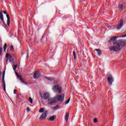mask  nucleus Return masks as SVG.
Returning a JSON list of instances; mask_svg holds the SVG:
<instances>
[{"label": "nucleus", "mask_w": 126, "mask_h": 126, "mask_svg": "<svg viewBox=\"0 0 126 126\" xmlns=\"http://www.w3.org/2000/svg\"><path fill=\"white\" fill-rule=\"evenodd\" d=\"M112 42L114 45L111 46L109 48L111 52H119L124 47V41L123 40H119L117 42V36H114L110 39L109 43H112Z\"/></svg>", "instance_id": "f257e3e1"}, {"label": "nucleus", "mask_w": 126, "mask_h": 126, "mask_svg": "<svg viewBox=\"0 0 126 126\" xmlns=\"http://www.w3.org/2000/svg\"><path fill=\"white\" fill-rule=\"evenodd\" d=\"M52 89L55 92H57V91H58L59 94H61V93H62V87L59 86L55 85L53 87Z\"/></svg>", "instance_id": "f03ea898"}, {"label": "nucleus", "mask_w": 126, "mask_h": 126, "mask_svg": "<svg viewBox=\"0 0 126 126\" xmlns=\"http://www.w3.org/2000/svg\"><path fill=\"white\" fill-rule=\"evenodd\" d=\"M57 102V98H48V105L49 106H52L53 104V103H56Z\"/></svg>", "instance_id": "7ed1b4c3"}, {"label": "nucleus", "mask_w": 126, "mask_h": 126, "mask_svg": "<svg viewBox=\"0 0 126 126\" xmlns=\"http://www.w3.org/2000/svg\"><path fill=\"white\" fill-rule=\"evenodd\" d=\"M47 116H48V111L46 110L40 116L39 120L40 121H43V120H45V119L47 118Z\"/></svg>", "instance_id": "20e7f679"}, {"label": "nucleus", "mask_w": 126, "mask_h": 126, "mask_svg": "<svg viewBox=\"0 0 126 126\" xmlns=\"http://www.w3.org/2000/svg\"><path fill=\"white\" fill-rule=\"evenodd\" d=\"M55 99H56L57 102L58 101H63V99H64V94L58 95L55 97Z\"/></svg>", "instance_id": "39448f33"}, {"label": "nucleus", "mask_w": 126, "mask_h": 126, "mask_svg": "<svg viewBox=\"0 0 126 126\" xmlns=\"http://www.w3.org/2000/svg\"><path fill=\"white\" fill-rule=\"evenodd\" d=\"M124 26V20L121 19L119 22V24H118V26L117 27V29H121L122 27Z\"/></svg>", "instance_id": "423d86ee"}, {"label": "nucleus", "mask_w": 126, "mask_h": 126, "mask_svg": "<svg viewBox=\"0 0 126 126\" xmlns=\"http://www.w3.org/2000/svg\"><path fill=\"white\" fill-rule=\"evenodd\" d=\"M3 13L4 14H6V17L7 19V24L8 26L9 25V24H10V18L9 17V15L7 14V12H6V11H3Z\"/></svg>", "instance_id": "0eeeda50"}, {"label": "nucleus", "mask_w": 126, "mask_h": 126, "mask_svg": "<svg viewBox=\"0 0 126 126\" xmlns=\"http://www.w3.org/2000/svg\"><path fill=\"white\" fill-rule=\"evenodd\" d=\"M107 81L110 85H112L113 82H114V78L113 77H109L107 78Z\"/></svg>", "instance_id": "6e6552de"}, {"label": "nucleus", "mask_w": 126, "mask_h": 126, "mask_svg": "<svg viewBox=\"0 0 126 126\" xmlns=\"http://www.w3.org/2000/svg\"><path fill=\"white\" fill-rule=\"evenodd\" d=\"M40 72H39V71H37L33 74V77L34 78H38V77H40Z\"/></svg>", "instance_id": "1a4fd4ad"}, {"label": "nucleus", "mask_w": 126, "mask_h": 126, "mask_svg": "<svg viewBox=\"0 0 126 126\" xmlns=\"http://www.w3.org/2000/svg\"><path fill=\"white\" fill-rule=\"evenodd\" d=\"M2 82H3V88L4 91L5 92L6 91V90L5 89V82H4V76H3L2 78Z\"/></svg>", "instance_id": "9d476101"}, {"label": "nucleus", "mask_w": 126, "mask_h": 126, "mask_svg": "<svg viewBox=\"0 0 126 126\" xmlns=\"http://www.w3.org/2000/svg\"><path fill=\"white\" fill-rule=\"evenodd\" d=\"M49 97H50V95L48 93H45L43 94V98L45 100L49 99Z\"/></svg>", "instance_id": "9b49d317"}, {"label": "nucleus", "mask_w": 126, "mask_h": 126, "mask_svg": "<svg viewBox=\"0 0 126 126\" xmlns=\"http://www.w3.org/2000/svg\"><path fill=\"white\" fill-rule=\"evenodd\" d=\"M69 117V114H68V113H66L64 117L65 121H66V122H67V121H68Z\"/></svg>", "instance_id": "f8f14e48"}, {"label": "nucleus", "mask_w": 126, "mask_h": 126, "mask_svg": "<svg viewBox=\"0 0 126 126\" xmlns=\"http://www.w3.org/2000/svg\"><path fill=\"white\" fill-rule=\"evenodd\" d=\"M56 116L55 115H53V116L50 117L49 118V121H51V122H53V121H55V119H56Z\"/></svg>", "instance_id": "ddd939ff"}, {"label": "nucleus", "mask_w": 126, "mask_h": 126, "mask_svg": "<svg viewBox=\"0 0 126 126\" xmlns=\"http://www.w3.org/2000/svg\"><path fill=\"white\" fill-rule=\"evenodd\" d=\"M0 19L1 21H2L3 23L4 22V21L3 20V15H2V12H0Z\"/></svg>", "instance_id": "4468645a"}, {"label": "nucleus", "mask_w": 126, "mask_h": 126, "mask_svg": "<svg viewBox=\"0 0 126 126\" xmlns=\"http://www.w3.org/2000/svg\"><path fill=\"white\" fill-rule=\"evenodd\" d=\"M119 8L120 10H123L124 9V5L123 4H120L119 5Z\"/></svg>", "instance_id": "2eb2a0df"}, {"label": "nucleus", "mask_w": 126, "mask_h": 126, "mask_svg": "<svg viewBox=\"0 0 126 126\" xmlns=\"http://www.w3.org/2000/svg\"><path fill=\"white\" fill-rule=\"evenodd\" d=\"M6 59H11V55L10 54L7 53L6 54Z\"/></svg>", "instance_id": "dca6fc26"}, {"label": "nucleus", "mask_w": 126, "mask_h": 126, "mask_svg": "<svg viewBox=\"0 0 126 126\" xmlns=\"http://www.w3.org/2000/svg\"><path fill=\"white\" fill-rule=\"evenodd\" d=\"M95 51L97 52L98 56H101V50L100 49H95Z\"/></svg>", "instance_id": "f3484780"}, {"label": "nucleus", "mask_w": 126, "mask_h": 126, "mask_svg": "<svg viewBox=\"0 0 126 126\" xmlns=\"http://www.w3.org/2000/svg\"><path fill=\"white\" fill-rule=\"evenodd\" d=\"M45 111V109L43 108H41L39 110V113H43Z\"/></svg>", "instance_id": "a211bd4d"}, {"label": "nucleus", "mask_w": 126, "mask_h": 126, "mask_svg": "<svg viewBox=\"0 0 126 126\" xmlns=\"http://www.w3.org/2000/svg\"><path fill=\"white\" fill-rule=\"evenodd\" d=\"M29 100L31 104H33V99L31 97H29Z\"/></svg>", "instance_id": "6ab92c4d"}, {"label": "nucleus", "mask_w": 126, "mask_h": 126, "mask_svg": "<svg viewBox=\"0 0 126 126\" xmlns=\"http://www.w3.org/2000/svg\"><path fill=\"white\" fill-rule=\"evenodd\" d=\"M6 48H7V44L6 43H5L4 45V52H5V51L6 50Z\"/></svg>", "instance_id": "aec40b11"}, {"label": "nucleus", "mask_w": 126, "mask_h": 126, "mask_svg": "<svg viewBox=\"0 0 126 126\" xmlns=\"http://www.w3.org/2000/svg\"><path fill=\"white\" fill-rule=\"evenodd\" d=\"M69 101H70V98H69L68 100L65 101V104H68L69 103Z\"/></svg>", "instance_id": "412c9836"}, {"label": "nucleus", "mask_w": 126, "mask_h": 126, "mask_svg": "<svg viewBox=\"0 0 126 126\" xmlns=\"http://www.w3.org/2000/svg\"><path fill=\"white\" fill-rule=\"evenodd\" d=\"M60 106H59V105H56L55 108H54V110H58V109H59Z\"/></svg>", "instance_id": "4be33fe9"}, {"label": "nucleus", "mask_w": 126, "mask_h": 126, "mask_svg": "<svg viewBox=\"0 0 126 126\" xmlns=\"http://www.w3.org/2000/svg\"><path fill=\"white\" fill-rule=\"evenodd\" d=\"M73 56H74V59H76V56H76L75 52L73 51Z\"/></svg>", "instance_id": "5701e85b"}, {"label": "nucleus", "mask_w": 126, "mask_h": 126, "mask_svg": "<svg viewBox=\"0 0 126 126\" xmlns=\"http://www.w3.org/2000/svg\"><path fill=\"white\" fill-rule=\"evenodd\" d=\"M16 75L17 76V77H18V78H19L20 79V78H21V77L18 75V74H17V73H16Z\"/></svg>", "instance_id": "b1692460"}, {"label": "nucleus", "mask_w": 126, "mask_h": 126, "mask_svg": "<svg viewBox=\"0 0 126 126\" xmlns=\"http://www.w3.org/2000/svg\"><path fill=\"white\" fill-rule=\"evenodd\" d=\"M10 49H11V51H12L13 52V51H14V49L13 48V46L11 45L10 46Z\"/></svg>", "instance_id": "393cba45"}, {"label": "nucleus", "mask_w": 126, "mask_h": 126, "mask_svg": "<svg viewBox=\"0 0 126 126\" xmlns=\"http://www.w3.org/2000/svg\"><path fill=\"white\" fill-rule=\"evenodd\" d=\"M119 37H120V38H125V37H126V34H125V35H123L119 36Z\"/></svg>", "instance_id": "a878e982"}, {"label": "nucleus", "mask_w": 126, "mask_h": 126, "mask_svg": "<svg viewBox=\"0 0 126 126\" xmlns=\"http://www.w3.org/2000/svg\"><path fill=\"white\" fill-rule=\"evenodd\" d=\"M20 81H21L22 83H24V81H23V78H20Z\"/></svg>", "instance_id": "bb28decb"}, {"label": "nucleus", "mask_w": 126, "mask_h": 126, "mask_svg": "<svg viewBox=\"0 0 126 126\" xmlns=\"http://www.w3.org/2000/svg\"><path fill=\"white\" fill-rule=\"evenodd\" d=\"M17 68V65H14V67L13 68L14 70H15Z\"/></svg>", "instance_id": "cd10ccee"}, {"label": "nucleus", "mask_w": 126, "mask_h": 126, "mask_svg": "<svg viewBox=\"0 0 126 126\" xmlns=\"http://www.w3.org/2000/svg\"><path fill=\"white\" fill-rule=\"evenodd\" d=\"M97 118H95L94 120V122L96 123H97Z\"/></svg>", "instance_id": "c85d7f7f"}, {"label": "nucleus", "mask_w": 126, "mask_h": 126, "mask_svg": "<svg viewBox=\"0 0 126 126\" xmlns=\"http://www.w3.org/2000/svg\"><path fill=\"white\" fill-rule=\"evenodd\" d=\"M2 52V48L1 47L0 48V54L1 55V53Z\"/></svg>", "instance_id": "c756f323"}, {"label": "nucleus", "mask_w": 126, "mask_h": 126, "mask_svg": "<svg viewBox=\"0 0 126 126\" xmlns=\"http://www.w3.org/2000/svg\"><path fill=\"white\" fill-rule=\"evenodd\" d=\"M27 112H28V113H29V112H30V108H28L27 109Z\"/></svg>", "instance_id": "7c9ffc66"}, {"label": "nucleus", "mask_w": 126, "mask_h": 126, "mask_svg": "<svg viewBox=\"0 0 126 126\" xmlns=\"http://www.w3.org/2000/svg\"><path fill=\"white\" fill-rule=\"evenodd\" d=\"M29 53H27V58L29 59Z\"/></svg>", "instance_id": "2f4dec72"}, {"label": "nucleus", "mask_w": 126, "mask_h": 126, "mask_svg": "<svg viewBox=\"0 0 126 126\" xmlns=\"http://www.w3.org/2000/svg\"><path fill=\"white\" fill-rule=\"evenodd\" d=\"M17 91V90H14V94H16Z\"/></svg>", "instance_id": "473e14b6"}, {"label": "nucleus", "mask_w": 126, "mask_h": 126, "mask_svg": "<svg viewBox=\"0 0 126 126\" xmlns=\"http://www.w3.org/2000/svg\"><path fill=\"white\" fill-rule=\"evenodd\" d=\"M24 83V84H25L26 85H28V83H27L25 82H24V83Z\"/></svg>", "instance_id": "72a5a7b5"}, {"label": "nucleus", "mask_w": 126, "mask_h": 126, "mask_svg": "<svg viewBox=\"0 0 126 126\" xmlns=\"http://www.w3.org/2000/svg\"><path fill=\"white\" fill-rule=\"evenodd\" d=\"M53 79H51L50 78H48V80H52Z\"/></svg>", "instance_id": "f704fd0d"}, {"label": "nucleus", "mask_w": 126, "mask_h": 126, "mask_svg": "<svg viewBox=\"0 0 126 126\" xmlns=\"http://www.w3.org/2000/svg\"><path fill=\"white\" fill-rule=\"evenodd\" d=\"M1 75V72H0V76Z\"/></svg>", "instance_id": "c9c22d12"}, {"label": "nucleus", "mask_w": 126, "mask_h": 126, "mask_svg": "<svg viewBox=\"0 0 126 126\" xmlns=\"http://www.w3.org/2000/svg\"><path fill=\"white\" fill-rule=\"evenodd\" d=\"M7 62H8V59L6 60V62L7 63Z\"/></svg>", "instance_id": "e433bc0d"}]
</instances>
